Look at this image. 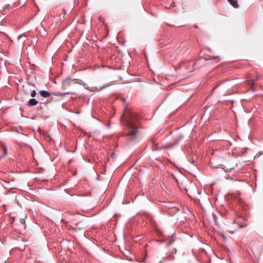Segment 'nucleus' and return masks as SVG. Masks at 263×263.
<instances>
[{"label": "nucleus", "mask_w": 263, "mask_h": 263, "mask_svg": "<svg viewBox=\"0 0 263 263\" xmlns=\"http://www.w3.org/2000/svg\"><path fill=\"white\" fill-rule=\"evenodd\" d=\"M126 129L124 136L130 139H134L138 133L139 116L133 111H126L125 112Z\"/></svg>", "instance_id": "nucleus-1"}, {"label": "nucleus", "mask_w": 263, "mask_h": 263, "mask_svg": "<svg viewBox=\"0 0 263 263\" xmlns=\"http://www.w3.org/2000/svg\"><path fill=\"white\" fill-rule=\"evenodd\" d=\"M34 86L30 83H27V84L23 86V92L26 95H30L31 97H34L36 92L34 89L32 90L31 87Z\"/></svg>", "instance_id": "nucleus-2"}, {"label": "nucleus", "mask_w": 263, "mask_h": 263, "mask_svg": "<svg viewBox=\"0 0 263 263\" xmlns=\"http://www.w3.org/2000/svg\"><path fill=\"white\" fill-rule=\"evenodd\" d=\"M156 141V139L155 138H152L150 141L152 144H154V146L153 147V150L167 149L173 146L172 145H167L165 146H158L157 144H155Z\"/></svg>", "instance_id": "nucleus-3"}, {"label": "nucleus", "mask_w": 263, "mask_h": 263, "mask_svg": "<svg viewBox=\"0 0 263 263\" xmlns=\"http://www.w3.org/2000/svg\"><path fill=\"white\" fill-rule=\"evenodd\" d=\"M73 228L74 230H83L85 228V224L82 221L79 222H73Z\"/></svg>", "instance_id": "nucleus-4"}, {"label": "nucleus", "mask_w": 263, "mask_h": 263, "mask_svg": "<svg viewBox=\"0 0 263 263\" xmlns=\"http://www.w3.org/2000/svg\"><path fill=\"white\" fill-rule=\"evenodd\" d=\"M38 104V101H37L35 99H30L27 103V106L28 107L34 106Z\"/></svg>", "instance_id": "nucleus-5"}, {"label": "nucleus", "mask_w": 263, "mask_h": 263, "mask_svg": "<svg viewBox=\"0 0 263 263\" xmlns=\"http://www.w3.org/2000/svg\"><path fill=\"white\" fill-rule=\"evenodd\" d=\"M39 93L43 98H48L51 96L50 92L47 90H41Z\"/></svg>", "instance_id": "nucleus-6"}, {"label": "nucleus", "mask_w": 263, "mask_h": 263, "mask_svg": "<svg viewBox=\"0 0 263 263\" xmlns=\"http://www.w3.org/2000/svg\"><path fill=\"white\" fill-rule=\"evenodd\" d=\"M72 81V80H71L70 78H68L66 79V80H65L64 81H63V88L64 89H65L67 86L69 85L71 81Z\"/></svg>", "instance_id": "nucleus-7"}, {"label": "nucleus", "mask_w": 263, "mask_h": 263, "mask_svg": "<svg viewBox=\"0 0 263 263\" xmlns=\"http://www.w3.org/2000/svg\"><path fill=\"white\" fill-rule=\"evenodd\" d=\"M228 2L234 8H237L238 7L237 0H228Z\"/></svg>", "instance_id": "nucleus-8"}, {"label": "nucleus", "mask_w": 263, "mask_h": 263, "mask_svg": "<svg viewBox=\"0 0 263 263\" xmlns=\"http://www.w3.org/2000/svg\"><path fill=\"white\" fill-rule=\"evenodd\" d=\"M57 94L58 96H64L66 95L76 94V93L74 92L68 91V92H58V93H57Z\"/></svg>", "instance_id": "nucleus-9"}, {"label": "nucleus", "mask_w": 263, "mask_h": 263, "mask_svg": "<svg viewBox=\"0 0 263 263\" xmlns=\"http://www.w3.org/2000/svg\"><path fill=\"white\" fill-rule=\"evenodd\" d=\"M212 216L213 217V219H214V220L215 222V223L218 225V222H217V217L216 216V215H215V214L214 213H212Z\"/></svg>", "instance_id": "nucleus-10"}, {"label": "nucleus", "mask_w": 263, "mask_h": 263, "mask_svg": "<svg viewBox=\"0 0 263 263\" xmlns=\"http://www.w3.org/2000/svg\"><path fill=\"white\" fill-rule=\"evenodd\" d=\"M111 85V83H109L108 84L104 85L102 87H101V88L99 90H101L102 89L105 88L108 86H110Z\"/></svg>", "instance_id": "nucleus-11"}, {"label": "nucleus", "mask_w": 263, "mask_h": 263, "mask_svg": "<svg viewBox=\"0 0 263 263\" xmlns=\"http://www.w3.org/2000/svg\"><path fill=\"white\" fill-rule=\"evenodd\" d=\"M63 15L62 16V17H64V15H65V14L66 13L65 12V11L64 10H63ZM62 13H61L60 15H59V17H62Z\"/></svg>", "instance_id": "nucleus-12"}, {"label": "nucleus", "mask_w": 263, "mask_h": 263, "mask_svg": "<svg viewBox=\"0 0 263 263\" xmlns=\"http://www.w3.org/2000/svg\"><path fill=\"white\" fill-rule=\"evenodd\" d=\"M4 151H5V155H6L7 154V149H6V148H4Z\"/></svg>", "instance_id": "nucleus-13"}, {"label": "nucleus", "mask_w": 263, "mask_h": 263, "mask_svg": "<svg viewBox=\"0 0 263 263\" xmlns=\"http://www.w3.org/2000/svg\"><path fill=\"white\" fill-rule=\"evenodd\" d=\"M22 36V35H20L19 36H18V37H17L18 39H21Z\"/></svg>", "instance_id": "nucleus-14"}, {"label": "nucleus", "mask_w": 263, "mask_h": 263, "mask_svg": "<svg viewBox=\"0 0 263 263\" xmlns=\"http://www.w3.org/2000/svg\"><path fill=\"white\" fill-rule=\"evenodd\" d=\"M221 236H222V238H223L224 239H226V237L224 236V235H222Z\"/></svg>", "instance_id": "nucleus-15"}, {"label": "nucleus", "mask_w": 263, "mask_h": 263, "mask_svg": "<svg viewBox=\"0 0 263 263\" xmlns=\"http://www.w3.org/2000/svg\"><path fill=\"white\" fill-rule=\"evenodd\" d=\"M234 168V167H232L230 168L229 169H230V170H232V169H233Z\"/></svg>", "instance_id": "nucleus-16"}]
</instances>
